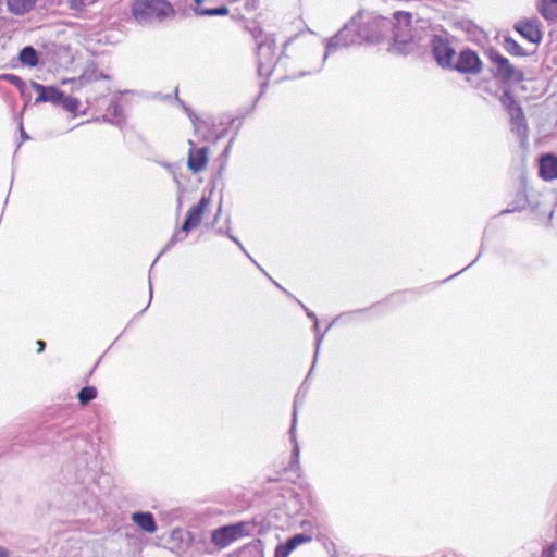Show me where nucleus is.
I'll use <instances>...</instances> for the list:
<instances>
[{
    "label": "nucleus",
    "mask_w": 557,
    "mask_h": 557,
    "mask_svg": "<svg viewBox=\"0 0 557 557\" xmlns=\"http://www.w3.org/2000/svg\"><path fill=\"white\" fill-rule=\"evenodd\" d=\"M432 48L434 58L441 66L445 67L453 64L456 52L446 38L441 36L434 37Z\"/></svg>",
    "instance_id": "0eeeda50"
},
{
    "label": "nucleus",
    "mask_w": 557,
    "mask_h": 557,
    "mask_svg": "<svg viewBox=\"0 0 557 557\" xmlns=\"http://www.w3.org/2000/svg\"><path fill=\"white\" fill-rule=\"evenodd\" d=\"M20 62L28 67H36L40 63V53L33 46H25L18 52Z\"/></svg>",
    "instance_id": "a211bd4d"
},
{
    "label": "nucleus",
    "mask_w": 557,
    "mask_h": 557,
    "mask_svg": "<svg viewBox=\"0 0 557 557\" xmlns=\"http://www.w3.org/2000/svg\"><path fill=\"white\" fill-rule=\"evenodd\" d=\"M0 81H4L12 84L18 89L20 94H24L26 83L20 76L11 73H5L0 75Z\"/></svg>",
    "instance_id": "393cba45"
},
{
    "label": "nucleus",
    "mask_w": 557,
    "mask_h": 557,
    "mask_svg": "<svg viewBox=\"0 0 557 557\" xmlns=\"http://www.w3.org/2000/svg\"><path fill=\"white\" fill-rule=\"evenodd\" d=\"M242 535H244V520L213 530L211 541L215 546L225 547Z\"/></svg>",
    "instance_id": "423d86ee"
},
{
    "label": "nucleus",
    "mask_w": 557,
    "mask_h": 557,
    "mask_svg": "<svg viewBox=\"0 0 557 557\" xmlns=\"http://www.w3.org/2000/svg\"><path fill=\"white\" fill-rule=\"evenodd\" d=\"M492 61L497 66V75L503 79L510 81H521L522 74L518 72L509 62L508 59L503 57L502 54L495 53L492 55Z\"/></svg>",
    "instance_id": "9b49d317"
},
{
    "label": "nucleus",
    "mask_w": 557,
    "mask_h": 557,
    "mask_svg": "<svg viewBox=\"0 0 557 557\" xmlns=\"http://www.w3.org/2000/svg\"><path fill=\"white\" fill-rule=\"evenodd\" d=\"M98 391L92 385L82 387L77 394L78 403L82 406H87L90 401L97 398Z\"/></svg>",
    "instance_id": "4be33fe9"
},
{
    "label": "nucleus",
    "mask_w": 557,
    "mask_h": 557,
    "mask_svg": "<svg viewBox=\"0 0 557 557\" xmlns=\"http://www.w3.org/2000/svg\"><path fill=\"white\" fill-rule=\"evenodd\" d=\"M81 104V101L77 98L65 95L63 91V98L59 102V106L62 107L65 111L70 113H76Z\"/></svg>",
    "instance_id": "b1692460"
},
{
    "label": "nucleus",
    "mask_w": 557,
    "mask_h": 557,
    "mask_svg": "<svg viewBox=\"0 0 557 557\" xmlns=\"http://www.w3.org/2000/svg\"><path fill=\"white\" fill-rule=\"evenodd\" d=\"M131 520L144 532L152 534L158 530L154 516L150 511H135Z\"/></svg>",
    "instance_id": "4468645a"
},
{
    "label": "nucleus",
    "mask_w": 557,
    "mask_h": 557,
    "mask_svg": "<svg viewBox=\"0 0 557 557\" xmlns=\"http://www.w3.org/2000/svg\"><path fill=\"white\" fill-rule=\"evenodd\" d=\"M189 145L191 146L189 153L187 165L188 169L193 173L201 172L208 162V147L196 148L191 140H189Z\"/></svg>",
    "instance_id": "9d476101"
},
{
    "label": "nucleus",
    "mask_w": 557,
    "mask_h": 557,
    "mask_svg": "<svg viewBox=\"0 0 557 557\" xmlns=\"http://www.w3.org/2000/svg\"><path fill=\"white\" fill-rule=\"evenodd\" d=\"M322 337H323L322 335H320V336L318 337L317 349H319V347H320V345H321Z\"/></svg>",
    "instance_id": "37998d69"
},
{
    "label": "nucleus",
    "mask_w": 557,
    "mask_h": 557,
    "mask_svg": "<svg viewBox=\"0 0 557 557\" xmlns=\"http://www.w3.org/2000/svg\"><path fill=\"white\" fill-rule=\"evenodd\" d=\"M96 0H90V2H95Z\"/></svg>",
    "instance_id": "c03bdc74"
},
{
    "label": "nucleus",
    "mask_w": 557,
    "mask_h": 557,
    "mask_svg": "<svg viewBox=\"0 0 557 557\" xmlns=\"http://www.w3.org/2000/svg\"><path fill=\"white\" fill-rule=\"evenodd\" d=\"M151 299H152V283H151V280L149 278V301H148V305L137 315H140L146 311V309L149 307V305L151 302Z\"/></svg>",
    "instance_id": "72a5a7b5"
},
{
    "label": "nucleus",
    "mask_w": 557,
    "mask_h": 557,
    "mask_svg": "<svg viewBox=\"0 0 557 557\" xmlns=\"http://www.w3.org/2000/svg\"><path fill=\"white\" fill-rule=\"evenodd\" d=\"M502 101L504 106L509 108V113L513 122V129L519 136H525L527 125L524 123L522 109L516 104L515 100L509 94H505Z\"/></svg>",
    "instance_id": "1a4fd4ad"
},
{
    "label": "nucleus",
    "mask_w": 557,
    "mask_h": 557,
    "mask_svg": "<svg viewBox=\"0 0 557 557\" xmlns=\"http://www.w3.org/2000/svg\"><path fill=\"white\" fill-rule=\"evenodd\" d=\"M301 307L306 310L307 315L314 321V329H315V331H318V329H319V321H318L317 315L313 312L309 311V309L306 308L302 304H301Z\"/></svg>",
    "instance_id": "473e14b6"
},
{
    "label": "nucleus",
    "mask_w": 557,
    "mask_h": 557,
    "mask_svg": "<svg viewBox=\"0 0 557 557\" xmlns=\"http://www.w3.org/2000/svg\"><path fill=\"white\" fill-rule=\"evenodd\" d=\"M0 557H13V554L11 550L0 545Z\"/></svg>",
    "instance_id": "f704fd0d"
},
{
    "label": "nucleus",
    "mask_w": 557,
    "mask_h": 557,
    "mask_svg": "<svg viewBox=\"0 0 557 557\" xmlns=\"http://www.w3.org/2000/svg\"><path fill=\"white\" fill-rule=\"evenodd\" d=\"M411 17L412 15L408 12L399 11L395 13L396 25L392 47L393 52L406 54L413 50L416 46L414 37L409 29Z\"/></svg>",
    "instance_id": "7ed1b4c3"
},
{
    "label": "nucleus",
    "mask_w": 557,
    "mask_h": 557,
    "mask_svg": "<svg viewBox=\"0 0 557 557\" xmlns=\"http://www.w3.org/2000/svg\"><path fill=\"white\" fill-rule=\"evenodd\" d=\"M506 49L508 52L513 53L516 55L524 54L523 49L513 39H506Z\"/></svg>",
    "instance_id": "cd10ccee"
},
{
    "label": "nucleus",
    "mask_w": 557,
    "mask_h": 557,
    "mask_svg": "<svg viewBox=\"0 0 557 557\" xmlns=\"http://www.w3.org/2000/svg\"><path fill=\"white\" fill-rule=\"evenodd\" d=\"M537 9L546 20H557V0H539Z\"/></svg>",
    "instance_id": "412c9836"
},
{
    "label": "nucleus",
    "mask_w": 557,
    "mask_h": 557,
    "mask_svg": "<svg viewBox=\"0 0 557 557\" xmlns=\"http://www.w3.org/2000/svg\"><path fill=\"white\" fill-rule=\"evenodd\" d=\"M296 424H297V410H296V407H295L294 408V412H293V421H292L290 434H292V440L295 442L294 456L298 457V455H299V447H298L296 438H295Z\"/></svg>",
    "instance_id": "c85d7f7f"
},
{
    "label": "nucleus",
    "mask_w": 557,
    "mask_h": 557,
    "mask_svg": "<svg viewBox=\"0 0 557 557\" xmlns=\"http://www.w3.org/2000/svg\"><path fill=\"white\" fill-rule=\"evenodd\" d=\"M456 70L461 73H478L481 70V61L476 53L462 51L456 63Z\"/></svg>",
    "instance_id": "f8f14e48"
},
{
    "label": "nucleus",
    "mask_w": 557,
    "mask_h": 557,
    "mask_svg": "<svg viewBox=\"0 0 557 557\" xmlns=\"http://www.w3.org/2000/svg\"><path fill=\"white\" fill-rule=\"evenodd\" d=\"M86 0H69L70 8L72 10L81 11L86 7Z\"/></svg>",
    "instance_id": "2f4dec72"
},
{
    "label": "nucleus",
    "mask_w": 557,
    "mask_h": 557,
    "mask_svg": "<svg viewBox=\"0 0 557 557\" xmlns=\"http://www.w3.org/2000/svg\"><path fill=\"white\" fill-rule=\"evenodd\" d=\"M515 28L530 42H539L542 38L540 24L536 18L520 21L515 25Z\"/></svg>",
    "instance_id": "ddd939ff"
},
{
    "label": "nucleus",
    "mask_w": 557,
    "mask_h": 557,
    "mask_svg": "<svg viewBox=\"0 0 557 557\" xmlns=\"http://www.w3.org/2000/svg\"><path fill=\"white\" fill-rule=\"evenodd\" d=\"M555 549V545L549 546L546 550H544L543 557H554Z\"/></svg>",
    "instance_id": "c9c22d12"
},
{
    "label": "nucleus",
    "mask_w": 557,
    "mask_h": 557,
    "mask_svg": "<svg viewBox=\"0 0 557 557\" xmlns=\"http://www.w3.org/2000/svg\"><path fill=\"white\" fill-rule=\"evenodd\" d=\"M20 133H21L22 140H28L29 139V136L25 132L22 122H20Z\"/></svg>",
    "instance_id": "4c0bfd02"
},
{
    "label": "nucleus",
    "mask_w": 557,
    "mask_h": 557,
    "mask_svg": "<svg viewBox=\"0 0 557 557\" xmlns=\"http://www.w3.org/2000/svg\"><path fill=\"white\" fill-rule=\"evenodd\" d=\"M376 23H377V25H380V27H381V28H387V26H388V24H389V22H388V21H386V20H385V18H383V17H379V18H376Z\"/></svg>",
    "instance_id": "e433bc0d"
},
{
    "label": "nucleus",
    "mask_w": 557,
    "mask_h": 557,
    "mask_svg": "<svg viewBox=\"0 0 557 557\" xmlns=\"http://www.w3.org/2000/svg\"><path fill=\"white\" fill-rule=\"evenodd\" d=\"M102 120L110 124L122 127L124 123V115L122 106L116 100H111L107 108L106 114H103Z\"/></svg>",
    "instance_id": "f3484780"
},
{
    "label": "nucleus",
    "mask_w": 557,
    "mask_h": 557,
    "mask_svg": "<svg viewBox=\"0 0 557 557\" xmlns=\"http://www.w3.org/2000/svg\"><path fill=\"white\" fill-rule=\"evenodd\" d=\"M246 549L250 555H253V557H264L263 546L260 540H253L251 543H249Z\"/></svg>",
    "instance_id": "bb28decb"
},
{
    "label": "nucleus",
    "mask_w": 557,
    "mask_h": 557,
    "mask_svg": "<svg viewBox=\"0 0 557 557\" xmlns=\"http://www.w3.org/2000/svg\"><path fill=\"white\" fill-rule=\"evenodd\" d=\"M132 15L140 25H154L174 16L172 4L166 0H134Z\"/></svg>",
    "instance_id": "f257e3e1"
},
{
    "label": "nucleus",
    "mask_w": 557,
    "mask_h": 557,
    "mask_svg": "<svg viewBox=\"0 0 557 557\" xmlns=\"http://www.w3.org/2000/svg\"><path fill=\"white\" fill-rule=\"evenodd\" d=\"M108 78H109L108 75H106L102 72L97 70V81H99V79H108Z\"/></svg>",
    "instance_id": "a19ab883"
},
{
    "label": "nucleus",
    "mask_w": 557,
    "mask_h": 557,
    "mask_svg": "<svg viewBox=\"0 0 557 557\" xmlns=\"http://www.w3.org/2000/svg\"><path fill=\"white\" fill-rule=\"evenodd\" d=\"M97 81V69L85 71L78 78H73L71 82L73 84V89H78L86 84L92 83Z\"/></svg>",
    "instance_id": "5701e85b"
},
{
    "label": "nucleus",
    "mask_w": 557,
    "mask_h": 557,
    "mask_svg": "<svg viewBox=\"0 0 557 557\" xmlns=\"http://www.w3.org/2000/svg\"><path fill=\"white\" fill-rule=\"evenodd\" d=\"M540 174L545 180H554L557 177V158L554 156H545L540 161Z\"/></svg>",
    "instance_id": "aec40b11"
},
{
    "label": "nucleus",
    "mask_w": 557,
    "mask_h": 557,
    "mask_svg": "<svg viewBox=\"0 0 557 557\" xmlns=\"http://www.w3.org/2000/svg\"><path fill=\"white\" fill-rule=\"evenodd\" d=\"M164 166L169 170V172L173 175L174 181L177 186V209L180 210L182 207V195L185 191V187L183 183L178 180L175 169L172 164L165 163Z\"/></svg>",
    "instance_id": "a878e982"
},
{
    "label": "nucleus",
    "mask_w": 557,
    "mask_h": 557,
    "mask_svg": "<svg viewBox=\"0 0 557 557\" xmlns=\"http://www.w3.org/2000/svg\"><path fill=\"white\" fill-rule=\"evenodd\" d=\"M206 0H193L189 4L191 10L196 15L199 16H218V15H226L228 13V9L226 5L222 4L215 8H207L205 7Z\"/></svg>",
    "instance_id": "dca6fc26"
},
{
    "label": "nucleus",
    "mask_w": 557,
    "mask_h": 557,
    "mask_svg": "<svg viewBox=\"0 0 557 557\" xmlns=\"http://www.w3.org/2000/svg\"><path fill=\"white\" fill-rule=\"evenodd\" d=\"M20 95L25 100V104H26L27 101L30 99V94L27 91V87L26 86L24 88V94H20Z\"/></svg>",
    "instance_id": "58836bf2"
},
{
    "label": "nucleus",
    "mask_w": 557,
    "mask_h": 557,
    "mask_svg": "<svg viewBox=\"0 0 557 557\" xmlns=\"http://www.w3.org/2000/svg\"><path fill=\"white\" fill-rule=\"evenodd\" d=\"M38 0H7L8 10L10 13L22 16L29 13L36 5Z\"/></svg>",
    "instance_id": "6ab92c4d"
},
{
    "label": "nucleus",
    "mask_w": 557,
    "mask_h": 557,
    "mask_svg": "<svg viewBox=\"0 0 557 557\" xmlns=\"http://www.w3.org/2000/svg\"><path fill=\"white\" fill-rule=\"evenodd\" d=\"M37 345H38V352H42L46 348V343L41 339L37 341Z\"/></svg>",
    "instance_id": "ea45409f"
},
{
    "label": "nucleus",
    "mask_w": 557,
    "mask_h": 557,
    "mask_svg": "<svg viewBox=\"0 0 557 557\" xmlns=\"http://www.w3.org/2000/svg\"><path fill=\"white\" fill-rule=\"evenodd\" d=\"M362 18V15L359 14L351 18L350 23L347 24L343 29H341L336 36L331 38L327 41L326 45V53L324 55V59L327 58L329 53L336 47L339 46H348L358 42V38L362 37L371 41L379 40L381 37V34H374V35H364L361 32L359 34H352L357 30V27L360 25V21Z\"/></svg>",
    "instance_id": "20e7f679"
},
{
    "label": "nucleus",
    "mask_w": 557,
    "mask_h": 557,
    "mask_svg": "<svg viewBox=\"0 0 557 557\" xmlns=\"http://www.w3.org/2000/svg\"><path fill=\"white\" fill-rule=\"evenodd\" d=\"M251 33L258 45L257 57L259 61V67L270 70L276 55L275 41L270 36L263 37L261 30L253 29Z\"/></svg>",
    "instance_id": "39448f33"
},
{
    "label": "nucleus",
    "mask_w": 557,
    "mask_h": 557,
    "mask_svg": "<svg viewBox=\"0 0 557 557\" xmlns=\"http://www.w3.org/2000/svg\"><path fill=\"white\" fill-rule=\"evenodd\" d=\"M181 104L184 108L185 112L187 113L188 117L190 119L195 128H197V123L200 121L199 116L189 107H187L184 103V101H181Z\"/></svg>",
    "instance_id": "7c9ffc66"
},
{
    "label": "nucleus",
    "mask_w": 557,
    "mask_h": 557,
    "mask_svg": "<svg viewBox=\"0 0 557 557\" xmlns=\"http://www.w3.org/2000/svg\"><path fill=\"white\" fill-rule=\"evenodd\" d=\"M233 240L238 245V247L240 248V250H243V251H244V245H243L239 240H237V239H235V238H233Z\"/></svg>",
    "instance_id": "79ce46f5"
},
{
    "label": "nucleus",
    "mask_w": 557,
    "mask_h": 557,
    "mask_svg": "<svg viewBox=\"0 0 557 557\" xmlns=\"http://www.w3.org/2000/svg\"><path fill=\"white\" fill-rule=\"evenodd\" d=\"M82 463H84L85 466L83 468H78L76 470V473H75V479L79 483H84L85 482L87 473H88V470H87V459L84 458L82 460Z\"/></svg>",
    "instance_id": "c756f323"
},
{
    "label": "nucleus",
    "mask_w": 557,
    "mask_h": 557,
    "mask_svg": "<svg viewBox=\"0 0 557 557\" xmlns=\"http://www.w3.org/2000/svg\"><path fill=\"white\" fill-rule=\"evenodd\" d=\"M30 87L38 94L35 99V104L50 102L54 106H59V102L63 98V91L57 86L42 85L32 81Z\"/></svg>",
    "instance_id": "6e6552de"
},
{
    "label": "nucleus",
    "mask_w": 557,
    "mask_h": 557,
    "mask_svg": "<svg viewBox=\"0 0 557 557\" xmlns=\"http://www.w3.org/2000/svg\"><path fill=\"white\" fill-rule=\"evenodd\" d=\"M210 202V197L202 195L197 205H194L187 212L186 218L178 231H176L166 243L162 251L153 260L151 268L156 264L158 259L166 250L171 249L175 244L186 239L188 233L201 224L202 215Z\"/></svg>",
    "instance_id": "f03ea898"
},
{
    "label": "nucleus",
    "mask_w": 557,
    "mask_h": 557,
    "mask_svg": "<svg viewBox=\"0 0 557 557\" xmlns=\"http://www.w3.org/2000/svg\"><path fill=\"white\" fill-rule=\"evenodd\" d=\"M311 537L305 534H296L290 537L286 543L277 545L275 548L274 557H288V555L299 545L308 543Z\"/></svg>",
    "instance_id": "2eb2a0df"
}]
</instances>
